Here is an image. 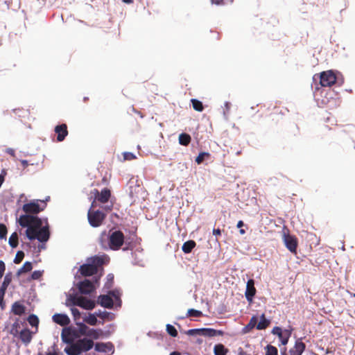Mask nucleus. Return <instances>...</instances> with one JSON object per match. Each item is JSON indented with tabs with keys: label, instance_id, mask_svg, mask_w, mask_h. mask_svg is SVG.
I'll list each match as a JSON object with an SVG mask.
<instances>
[{
	"label": "nucleus",
	"instance_id": "nucleus-2",
	"mask_svg": "<svg viewBox=\"0 0 355 355\" xmlns=\"http://www.w3.org/2000/svg\"><path fill=\"white\" fill-rule=\"evenodd\" d=\"M19 223L23 227H33L37 230L41 228L42 225L40 218L29 214L21 215L19 218Z\"/></svg>",
	"mask_w": 355,
	"mask_h": 355
},
{
	"label": "nucleus",
	"instance_id": "nucleus-47",
	"mask_svg": "<svg viewBox=\"0 0 355 355\" xmlns=\"http://www.w3.org/2000/svg\"><path fill=\"white\" fill-rule=\"evenodd\" d=\"M272 333L275 335L278 336V337H282V330L279 327H275L272 329Z\"/></svg>",
	"mask_w": 355,
	"mask_h": 355
},
{
	"label": "nucleus",
	"instance_id": "nucleus-42",
	"mask_svg": "<svg viewBox=\"0 0 355 355\" xmlns=\"http://www.w3.org/2000/svg\"><path fill=\"white\" fill-rule=\"evenodd\" d=\"M13 112L19 117H24L26 114L29 113L28 110H24L23 108H16L14 109Z\"/></svg>",
	"mask_w": 355,
	"mask_h": 355
},
{
	"label": "nucleus",
	"instance_id": "nucleus-41",
	"mask_svg": "<svg viewBox=\"0 0 355 355\" xmlns=\"http://www.w3.org/2000/svg\"><path fill=\"white\" fill-rule=\"evenodd\" d=\"M202 315V313L200 311H198L196 309H189L187 312V316L189 317H195L198 318Z\"/></svg>",
	"mask_w": 355,
	"mask_h": 355
},
{
	"label": "nucleus",
	"instance_id": "nucleus-53",
	"mask_svg": "<svg viewBox=\"0 0 355 355\" xmlns=\"http://www.w3.org/2000/svg\"><path fill=\"white\" fill-rule=\"evenodd\" d=\"M212 233L214 236H218L221 235V230L219 228L214 229Z\"/></svg>",
	"mask_w": 355,
	"mask_h": 355
},
{
	"label": "nucleus",
	"instance_id": "nucleus-1",
	"mask_svg": "<svg viewBox=\"0 0 355 355\" xmlns=\"http://www.w3.org/2000/svg\"><path fill=\"white\" fill-rule=\"evenodd\" d=\"M62 339L64 342L70 344L69 347L64 349V352L67 355H80L83 352H88L94 345L92 340L86 338L72 343V339L67 338L64 331L62 333Z\"/></svg>",
	"mask_w": 355,
	"mask_h": 355
},
{
	"label": "nucleus",
	"instance_id": "nucleus-57",
	"mask_svg": "<svg viewBox=\"0 0 355 355\" xmlns=\"http://www.w3.org/2000/svg\"><path fill=\"white\" fill-rule=\"evenodd\" d=\"M112 207H113V205H106L105 207H103V209L104 210H105L106 211H110L112 209Z\"/></svg>",
	"mask_w": 355,
	"mask_h": 355
},
{
	"label": "nucleus",
	"instance_id": "nucleus-33",
	"mask_svg": "<svg viewBox=\"0 0 355 355\" xmlns=\"http://www.w3.org/2000/svg\"><path fill=\"white\" fill-rule=\"evenodd\" d=\"M191 102L192 103L193 108L198 111V112H202L204 109L203 105L201 101L199 100L193 98L191 100Z\"/></svg>",
	"mask_w": 355,
	"mask_h": 355
},
{
	"label": "nucleus",
	"instance_id": "nucleus-19",
	"mask_svg": "<svg viewBox=\"0 0 355 355\" xmlns=\"http://www.w3.org/2000/svg\"><path fill=\"white\" fill-rule=\"evenodd\" d=\"M49 236L50 234L48 227H43L37 230L36 239L40 242H46L49 240Z\"/></svg>",
	"mask_w": 355,
	"mask_h": 355
},
{
	"label": "nucleus",
	"instance_id": "nucleus-28",
	"mask_svg": "<svg viewBox=\"0 0 355 355\" xmlns=\"http://www.w3.org/2000/svg\"><path fill=\"white\" fill-rule=\"evenodd\" d=\"M103 335V331L101 329H89L87 336L93 339H98Z\"/></svg>",
	"mask_w": 355,
	"mask_h": 355
},
{
	"label": "nucleus",
	"instance_id": "nucleus-11",
	"mask_svg": "<svg viewBox=\"0 0 355 355\" xmlns=\"http://www.w3.org/2000/svg\"><path fill=\"white\" fill-rule=\"evenodd\" d=\"M55 132L57 135L58 141H64L65 137L68 135L67 125L65 123L56 125Z\"/></svg>",
	"mask_w": 355,
	"mask_h": 355
},
{
	"label": "nucleus",
	"instance_id": "nucleus-22",
	"mask_svg": "<svg viewBox=\"0 0 355 355\" xmlns=\"http://www.w3.org/2000/svg\"><path fill=\"white\" fill-rule=\"evenodd\" d=\"M26 307L19 302H15L12 306V311L15 315H21L25 313Z\"/></svg>",
	"mask_w": 355,
	"mask_h": 355
},
{
	"label": "nucleus",
	"instance_id": "nucleus-21",
	"mask_svg": "<svg viewBox=\"0 0 355 355\" xmlns=\"http://www.w3.org/2000/svg\"><path fill=\"white\" fill-rule=\"evenodd\" d=\"M258 322V318L256 315H253L250 320V322L247 325H245L243 329L242 332L243 334H248L249 333L252 329L254 327L257 328V322Z\"/></svg>",
	"mask_w": 355,
	"mask_h": 355
},
{
	"label": "nucleus",
	"instance_id": "nucleus-61",
	"mask_svg": "<svg viewBox=\"0 0 355 355\" xmlns=\"http://www.w3.org/2000/svg\"><path fill=\"white\" fill-rule=\"evenodd\" d=\"M96 201H97V200H95V198H94L91 205V207H90L91 209H93V208L96 206Z\"/></svg>",
	"mask_w": 355,
	"mask_h": 355
},
{
	"label": "nucleus",
	"instance_id": "nucleus-46",
	"mask_svg": "<svg viewBox=\"0 0 355 355\" xmlns=\"http://www.w3.org/2000/svg\"><path fill=\"white\" fill-rule=\"evenodd\" d=\"M201 329H189L187 331V334L189 336H194V335H200L201 336Z\"/></svg>",
	"mask_w": 355,
	"mask_h": 355
},
{
	"label": "nucleus",
	"instance_id": "nucleus-9",
	"mask_svg": "<svg viewBox=\"0 0 355 355\" xmlns=\"http://www.w3.org/2000/svg\"><path fill=\"white\" fill-rule=\"evenodd\" d=\"M284 241L286 247L290 252L293 253H296L297 248V240L295 236H291L290 234L285 235L284 238Z\"/></svg>",
	"mask_w": 355,
	"mask_h": 355
},
{
	"label": "nucleus",
	"instance_id": "nucleus-44",
	"mask_svg": "<svg viewBox=\"0 0 355 355\" xmlns=\"http://www.w3.org/2000/svg\"><path fill=\"white\" fill-rule=\"evenodd\" d=\"M8 230L6 226L0 223V239H6Z\"/></svg>",
	"mask_w": 355,
	"mask_h": 355
},
{
	"label": "nucleus",
	"instance_id": "nucleus-10",
	"mask_svg": "<svg viewBox=\"0 0 355 355\" xmlns=\"http://www.w3.org/2000/svg\"><path fill=\"white\" fill-rule=\"evenodd\" d=\"M12 281V275L10 272L6 275L3 283L0 287V304L3 302L6 291Z\"/></svg>",
	"mask_w": 355,
	"mask_h": 355
},
{
	"label": "nucleus",
	"instance_id": "nucleus-30",
	"mask_svg": "<svg viewBox=\"0 0 355 355\" xmlns=\"http://www.w3.org/2000/svg\"><path fill=\"white\" fill-rule=\"evenodd\" d=\"M9 245L12 248H16L18 245V234L17 232H13L8 240Z\"/></svg>",
	"mask_w": 355,
	"mask_h": 355
},
{
	"label": "nucleus",
	"instance_id": "nucleus-16",
	"mask_svg": "<svg viewBox=\"0 0 355 355\" xmlns=\"http://www.w3.org/2000/svg\"><path fill=\"white\" fill-rule=\"evenodd\" d=\"M53 320L54 322L61 326H67L70 323L69 318L67 315L61 313H56L53 315Z\"/></svg>",
	"mask_w": 355,
	"mask_h": 355
},
{
	"label": "nucleus",
	"instance_id": "nucleus-7",
	"mask_svg": "<svg viewBox=\"0 0 355 355\" xmlns=\"http://www.w3.org/2000/svg\"><path fill=\"white\" fill-rule=\"evenodd\" d=\"M91 194L95 197V200H97L98 202L106 203L111 197V191L107 188H104L101 191L94 189L91 191Z\"/></svg>",
	"mask_w": 355,
	"mask_h": 355
},
{
	"label": "nucleus",
	"instance_id": "nucleus-24",
	"mask_svg": "<svg viewBox=\"0 0 355 355\" xmlns=\"http://www.w3.org/2000/svg\"><path fill=\"white\" fill-rule=\"evenodd\" d=\"M196 245V243L193 240H189L183 243L182 250L184 253L189 254L192 251Z\"/></svg>",
	"mask_w": 355,
	"mask_h": 355
},
{
	"label": "nucleus",
	"instance_id": "nucleus-13",
	"mask_svg": "<svg viewBox=\"0 0 355 355\" xmlns=\"http://www.w3.org/2000/svg\"><path fill=\"white\" fill-rule=\"evenodd\" d=\"M79 270L80 274L85 277L91 276L97 273V268H96L94 265H92L91 263L82 265Z\"/></svg>",
	"mask_w": 355,
	"mask_h": 355
},
{
	"label": "nucleus",
	"instance_id": "nucleus-58",
	"mask_svg": "<svg viewBox=\"0 0 355 355\" xmlns=\"http://www.w3.org/2000/svg\"><path fill=\"white\" fill-rule=\"evenodd\" d=\"M21 163L22 166H23L24 168L27 167V166H28V162H27L26 160H24V159H23V160H21Z\"/></svg>",
	"mask_w": 355,
	"mask_h": 355
},
{
	"label": "nucleus",
	"instance_id": "nucleus-20",
	"mask_svg": "<svg viewBox=\"0 0 355 355\" xmlns=\"http://www.w3.org/2000/svg\"><path fill=\"white\" fill-rule=\"evenodd\" d=\"M19 336V339L24 343L25 345H28L31 343L32 340V332L28 329H24L18 334Z\"/></svg>",
	"mask_w": 355,
	"mask_h": 355
},
{
	"label": "nucleus",
	"instance_id": "nucleus-8",
	"mask_svg": "<svg viewBox=\"0 0 355 355\" xmlns=\"http://www.w3.org/2000/svg\"><path fill=\"white\" fill-rule=\"evenodd\" d=\"M79 291L82 294H89L94 290V286L93 283L89 279H85L80 282L77 285Z\"/></svg>",
	"mask_w": 355,
	"mask_h": 355
},
{
	"label": "nucleus",
	"instance_id": "nucleus-56",
	"mask_svg": "<svg viewBox=\"0 0 355 355\" xmlns=\"http://www.w3.org/2000/svg\"><path fill=\"white\" fill-rule=\"evenodd\" d=\"M212 3H215L216 5H220L224 3L223 0H211Z\"/></svg>",
	"mask_w": 355,
	"mask_h": 355
},
{
	"label": "nucleus",
	"instance_id": "nucleus-15",
	"mask_svg": "<svg viewBox=\"0 0 355 355\" xmlns=\"http://www.w3.org/2000/svg\"><path fill=\"white\" fill-rule=\"evenodd\" d=\"M306 345L301 340H297L293 348L289 350L290 355H302L305 350Z\"/></svg>",
	"mask_w": 355,
	"mask_h": 355
},
{
	"label": "nucleus",
	"instance_id": "nucleus-48",
	"mask_svg": "<svg viewBox=\"0 0 355 355\" xmlns=\"http://www.w3.org/2000/svg\"><path fill=\"white\" fill-rule=\"evenodd\" d=\"M42 275V272L40 270H35L31 274V278L33 279H39Z\"/></svg>",
	"mask_w": 355,
	"mask_h": 355
},
{
	"label": "nucleus",
	"instance_id": "nucleus-27",
	"mask_svg": "<svg viewBox=\"0 0 355 355\" xmlns=\"http://www.w3.org/2000/svg\"><path fill=\"white\" fill-rule=\"evenodd\" d=\"M33 268V266H32V263L31 262H29V261H26L24 265L22 266V267L18 270V271L17 272V275L19 277L20 276L22 273H25V272H28L29 271H31Z\"/></svg>",
	"mask_w": 355,
	"mask_h": 355
},
{
	"label": "nucleus",
	"instance_id": "nucleus-34",
	"mask_svg": "<svg viewBox=\"0 0 355 355\" xmlns=\"http://www.w3.org/2000/svg\"><path fill=\"white\" fill-rule=\"evenodd\" d=\"M27 321L32 327H37L39 324V319L37 315L34 314L30 315L27 318Z\"/></svg>",
	"mask_w": 355,
	"mask_h": 355
},
{
	"label": "nucleus",
	"instance_id": "nucleus-40",
	"mask_svg": "<svg viewBox=\"0 0 355 355\" xmlns=\"http://www.w3.org/2000/svg\"><path fill=\"white\" fill-rule=\"evenodd\" d=\"M166 331L172 337H176L178 336V331L171 324H166Z\"/></svg>",
	"mask_w": 355,
	"mask_h": 355
},
{
	"label": "nucleus",
	"instance_id": "nucleus-54",
	"mask_svg": "<svg viewBox=\"0 0 355 355\" xmlns=\"http://www.w3.org/2000/svg\"><path fill=\"white\" fill-rule=\"evenodd\" d=\"M6 153H8L9 155H10L12 157H15V150L12 149V148H8L6 150Z\"/></svg>",
	"mask_w": 355,
	"mask_h": 355
},
{
	"label": "nucleus",
	"instance_id": "nucleus-63",
	"mask_svg": "<svg viewBox=\"0 0 355 355\" xmlns=\"http://www.w3.org/2000/svg\"><path fill=\"white\" fill-rule=\"evenodd\" d=\"M216 336H223V331H221V330H216Z\"/></svg>",
	"mask_w": 355,
	"mask_h": 355
},
{
	"label": "nucleus",
	"instance_id": "nucleus-3",
	"mask_svg": "<svg viewBox=\"0 0 355 355\" xmlns=\"http://www.w3.org/2000/svg\"><path fill=\"white\" fill-rule=\"evenodd\" d=\"M106 214L100 210L89 209L87 212V218L92 227H97L101 226L105 219Z\"/></svg>",
	"mask_w": 355,
	"mask_h": 355
},
{
	"label": "nucleus",
	"instance_id": "nucleus-43",
	"mask_svg": "<svg viewBox=\"0 0 355 355\" xmlns=\"http://www.w3.org/2000/svg\"><path fill=\"white\" fill-rule=\"evenodd\" d=\"M24 257V253L22 251H18L16 254V256L14 259L15 263H20Z\"/></svg>",
	"mask_w": 355,
	"mask_h": 355
},
{
	"label": "nucleus",
	"instance_id": "nucleus-29",
	"mask_svg": "<svg viewBox=\"0 0 355 355\" xmlns=\"http://www.w3.org/2000/svg\"><path fill=\"white\" fill-rule=\"evenodd\" d=\"M26 235L29 240H34L37 237V230L33 227H26Z\"/></svg>",
	"mask_w": 355,
	"mask_h": 355
},
{
	"label": "nucleus",
	"instance_id": "nucleus-38",
	"mask_svg": "<svg viewBox=\"0 0 355 355\" xmlns=\"http://www.w3.org/2000/svg\"><path fill=\"white\" fill-rule=\"evenodd\" d=\"M266 355H278V350L276 347L268 345L266 347Z\"/></svg>",
	"mask_w": 355,
	"mask_h": 355
},
{
	"label": "nucleus",
	"instance_id": "nucleus-55",
	"mask_svg": "<svg viewBox=\"0 0 355 355\" xmlns=\"http://www.w3.org/2000/svg\"><path fill=\"white\" fill-rule=\"evenodd\" d=\"M238 355H251L250 354H248L247 352L244 351L241 348L239 349V353Z\"/></svg>",
	"mask_w": 355,
	"mask_h": 355
},
{
	"label": "nucleus",
	"instance_id": "nucleus-6",
	"mask_svg": "<svg viewBox=\"0 0 355 355\" xmlns=\"http://www.w3.org/2000/svg\"><path fill=\"white\" fill-rule=\"evenodd\" d=\"M41 202L44 204L42 207H40L39 200H37L24 204L22 207V209L26 214H37L41 211H43L46 207V204L43 201Z\"/></svg>",
	"mask_w": 355,
	"mask_h": 355
},
{
	"label": "nucleus",
	"instance_id": "nucleus-4",
	"mask_svg": "<svg viewBox=\"0 0 355 355\" xmlns=\"http://www.w3.org/2000/svg\"><path fill=\"white\" fill-rule=\"evenodd\" d=\"M124 234L120 231H114L109 236V247L112 250H119L124 243Z\"/></svg>",
	"mask_w": 355,
	"mask_h": 355
},
{
	"label": "nucleus",
	"instance_id": "nucleus-45",
	"mask_svg": "<svg viewBox=\"0 0 355 355\" xmlns=\"http://www.w3.org/2000/svg\"><path fill=\"white\" fill-rule=\"evenodd\" d=\"M123 159L124 160L130 161L136 159V156L132 153L125 152L123 153Z\"/></svg>",
	"mask_w": 355,
	"mask_h": 355
},
{
	"label": "nucleus",
	"instance_id": "nucleus-62",
	"mask_svg": "<svg viewBox=\"0 0 355 355\" xmlns=\"http://www.w3.org/2000/svg\"><path fill=\"white\" fill-rule=\"evenodd\" d=\"M104 313V315H102L101 311H99L98 313H96V315L98 317L103 318H105L106 313Z\"/></svg>",
	"mask_w": 355,
	"mask_h": 355
},
{
	"label": "nucleus",
	"instance_id": "nucleus-31",
	"mask_svg": "<svg viewBox=\"0 0 355 355\" xmlns=\"http://www.w3.org/2000/svg\"><path fill=\"white\" fill-rule=\"evenodd\" d=\"M19 328H20L19 320V319H17L11 327L10 334L14 336H17L18 335V334L20 332Z\"/></svg>",
	"mask_w": 355,
	"mask_h": 355
},
{
	"label": "nucleus",
	"instance_id": "nucleus-64",
	"mask_svg": "<svg viewBox=\"0 0 355 355\" xmlns=\"http://www.w3.org/2000/svg\"><path fill=\"white\" fill-rule=\"evenodd\" d=\"M225 107H226L227 110H230V103H228V102H226V103H225Z\"/></svg>",
	"mask_w": 355,
	"mask_h": 355
},
{
	"label": "nucleus",
	"instance_id": "nucleus-14",
	"mask_svg": "<svg viewBox=\"0 0 355 355\" xmlns=\"http://www.w3.org/2000/svg\"><path fill=\"white\" fill-rule=\"evenodd\" d=\"M77 306L87 310H92L95 307V302L92 300L80 296V299L77 300Z\"/></svg>",
	"mask_w": 355,
	"mask_h": 355
},
{
	"label": "nucleus",
	"instance_id": "nucleus-17",
	"mask_svg": "<svg viewBox=\"0 0 355 355\" xmlns=\"http://www.w3.org/2000/svg\"><path fill=\"white\" fill-rule=\"evenodd\" d=\"M95 350L99 352H109L114 351V345L111 343H97L94 345Z\"/></svg>",
	"mask_w": 355,
	"mask_h": 355
},
{
	"label": "nucleus",
	"instance_id": "nucleus-12",
	"mask_svg": "<svg viewBox=\"0 0 355 355\" xmlns=\"http://www.w3.org/2000/svg\"><path fill=\"white\" fill-rule=\"evenodd\" d=\"M256 294V288L254 287V281L249 279L246 285V291L245 293V297L248 302H252L254 296Z\"/></svg>",
	"mask_w": 355,
	"mask_h": 355
},
{
	"label": "nucleus",
	"instance_id": "nucleus-35",
	"mask_svg": "<svg viewBox=\"0 0 355 355\" xmlns=\"http://www.w3.org/2000/svg\"><path fill=\"white\" fill-rule=\"evenodd\" d=\"M104 263V259L100 257H95L92 260V265H94L96 268H98Z\"/></svg>",
	"mask_w": 355,
	"mask_h": 355
},
{
	"label": "nucleus",
	"instance_id": "nucleus-18",
	"mask_svg": "<svg viewBox=\"0 0 355 355\" xmlns=\"http://www.w3.org/2000/svg\"><path fill=\"white\" fill-rule=\"evenodd\" d=\"M98 304L102 306L107 309H112L113 307V300L110 295H101L98 297Z\"/></svg>",
	"mask_w": 355,
	"mask_h": 355
},
{
	"label": "nucleus",
	"instance_id": "nucleus-52",
	"mask_svg": "<svg viewBox=\"0 0 355 355\" xmlns=\"http://www.w3.org/2000/svg\"><path fill=\"white\" fill-rule=\"evenodd\" d=\"M80 296H71L69 298V301L72 302L73 305L77 306V300L80 299Z\"/></svg>",
	"mask_w": 355,
	"mask_h": 355
},
{
	"label": "nucleus",
	"instance_id": "nucleus-51",
	"mask_svg": "<svg viewBox=\"0 0 355 355\" xmlns=\"http://www.w3.org/2000/svg\"><path fill=\"white\" fill-rule=\"evenodd\" d=\"M5 270H6L5 263L2 260H0V278H1L3 277Z\"/></svg>",
	"mask_w": 355,
	"mask_h": 355
},
{
	"label": "nucleus",
	"instance_id": "nucleus-36",
	"mask_svg": "<svg viewBox=\"0 0 355 355\" xmlns=\"http://www.w3.org/2000/svg\"><path fill=\"white\" fill-rule=\"evenodd\" d=\"M210 157V154L207 152H202L200 153L199 155L196 158V162L198 164H200L204 161L205 158H208Z\"/></svg>",
	"mask_w": 355,
	"mask_h": 355
},
{
	"label": "nucleus",
	"instance_id": "nucleus-59",
	"mask_svg": "<svg viewBox=\"0 0 355 355\" xmlns=\"http://www.w3.org/2000/svg\"><path fill=\"white\" fill-rule=\"evenodd\" d=\"M108 281L110 282V285L108 286V287H110L112 286V284L113 282V279H114V277L112 275H108Z\"/></svg>",
	"mask_w": 355,
	"mask_h": 355
},
{
	"label": "nucleus",
	"instance_id": "nucleus-37",
	"mask_svg": "<svg viewBox=\"0 0 355 355\" xmlns=\"http://www.w3.org/2000/svg\"><path fill=\"white\" fill-rule=\"evenodd\" d=\"M84 322L90 325H96L97 323V318L95 315L89 314L87 317L84 318Z\"/></svg>",
	"mask_w": 355,
	"mask_h": 355
},
{
	"label": "nucleus",
	"instance_id": "nucleus-26",
	"mask_svg": "<svg viewBox=\"0 0 355 355\" xmlns=\"http://www.w3.org/2000/svg\"><path fill=\"white\" fill-rule=\"evenodd\" d=\"M191 141V137L189 134L181 133L179 135V143L180 144L187 146Z\"/></svg>",
	"mask_w": 355,
	"mask_h": 355
},
{
	"label": "nucleus",
	"instance_id": "nucleus-25",
	"mask_svg": "<svg viewBox=\"0 0 355 355\" xmlns=\"http://www.w3.org/2000/svg\"><path fill=\"white\" fill-rule=\"evenodd\" d=\"M229 350L223 344H217L214 346V352L215 355H227Z\"/></svg>",
	"mask_w": 355,
	"mask_h": 355
},
{
	"label": "nucleus",
	"instance_id": "nucleus-32",
	"mask_svg": "<svg viewBox=\"0 0 355 355\" xmlns=\"http://www.w3.org/2000/svg\"><path fill=\"white\" fill-rule=\"evenodd\" d=\"M201 336L213 337L216 336V329L210 328H202Z\"/></svg>",
	"mask_w": 355,
	"mask_h": 355
},
{
	"label": "nucleus",
	"instance_id": "nucleus-60",
	"mask_svg": "<svg viewBox=\"0 0 355 355\" xmlns=\"http://www.w3.org/2000/svg\"><path fill=\"white\" fill-rule=\"evenodd\" d=\"M244 225V223H243V220H239L237 223V227L238 228H241V227H243Z\"/></svg>",
	"mask_w": 355,
	"mask_h": 355
},
{
	"label": "nucleus",
	"instance_id": "nucleus-50",
	"mask_svg": "<svg viewBox=\"0 0 355 355\" xmlns=\"http://www.w3.org/2000/svg\"><path fill=\"white\" fill-rule=\"evenodd\" d=\"M281 340V343L283 345H286L288 342L289 334L284 335L282 334V337H279Z\"/></svg>",
	"mask_w": 355,
	"mask_h": 355
},
{
	"label": "nucleus",
	"instance_id": "nucleus-39",
	"mask_svg": "<svg viewBox=\"0 0 355 355\" xmlns=\"http://www.w3.org/2000/svg\"><path fill=\"white\" fill-rule=\"evenodd\" d=\"M78 330L81 335L87 336L89 328L84 323L78 324Z\"/></svg>",
	"mask_w": 355,
	"mask_h": 355
},
{
	"label": "nucleus",
	"instance_id": "nucleus-23",
	"mask_svg": "<svg viewBox=\"0 0 355 355\" xmlns=\"http://www.w3.org/2000/svg\"><path fill=\"white\" fill-rule=\"evenodd\" d=\"M270 324V320L267 319L265 316V314L263 313L260 316V321L257 322V329L258 330L266 329Z\"/></svg>",
	"mask_w": 355,
	"mask_h": 355
},
{
	"label": "nucleus",
	"instance_id": "nucleus-5",
	"mask_svg": "<svg viewBox=\"0 0 355 355\" xmlns=\"http://www.w3.org/2000/svg\"><path fill=\"white\" fill-rule=\"evenodd\" d=\"M336 81V76L331 70L322 71L320 74V83L322 87H331Z\"/></svg>",
	"mask_w": 355,
	"mask_h": 355
},
{
	"label": "nucleus",
	"instance_id": "nucleus-49",
	"mask_svg": "<svg viewBox=\"0 0 355 355\" xmlns=\"http://www.w3.org/2000/svg\"><path fill=\"white\" fill-rule=\"evenodd\" d=\"M71 313H72L73 316L74 317L75 320L80 318V313L78 309L71 308Z\"/></svg>",
	"mask_w": 355,
	"mask_h": 355
}]
</instances>
